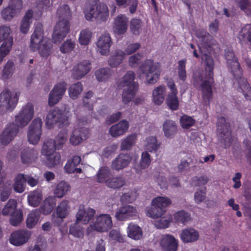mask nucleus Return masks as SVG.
<instances>
[{
  "instance_id": "5fc2aeb1",
  "label": "nucleus",
  "mask_w": 251,
  "mask_h": 251,
  "mask_svg": "<svg viewBox=\"0 0 251 251\" xmlns=\"http://www.w3.org/2000/svg\"><path fill=\"white\" fill-rule=\"evenodd\" d=\"M186 59L179 60L178 62V75L179 78L183 81H184L186 78Z\"/></svg>"
},
{
  "instance_id": "4c0bfd02",
  "label": "nucleus",
  "mask_w": 251,
  "mask_h": 251,
  "mask_svg": "<svg viewBox=\"0 0 251 251\" xmlns=\"http://www.w3.org/2000/svg\"><path fill=\"white\" fill-rule=\"evenodd\" d=\"M27 200L30 205L37 207L42 200V194L37 191H34L28 195Z\"/></svg>"
},
{
  "instance_id": "49530a36",
  "label": "nucleus",
  "mask_w": 251,
  "mask_h": 251,
  "mask_svg": "<svg viewBox=\"0 0 251 251\" xmlns=\"http://www.w3.org/2000/svg\"><path fill=\"white\" fill-rule=\"evenodd\" d=\"M166 103L172 110H176L179 106V100L177 95H168L166 100Z\"/></svg>"
},
{
  "instance_id": "a19ab883",
  "label": "nucleus",
  "mask_w": 251,
  "mask_h": 251,
  "mask_svg": "<svg viewBox=\"0 0 251 251\" xmlns=\"http://www.w3.org/2000/svg\"><path fill=\"white\" fill-rule=\"evenodd\" d=\"M83 90V86L80 82L72 84L69 88V95L70 97L75 100L77 98Z\"/></svg>"
},
{
  "instance_id": "79ce46f5",
  "label": "nucleus",
  "mask_w": 251,
  "mask_h": 251,
  "mask_svg": "<svg viewBox=\"0 0 251 251\" xmlns=\"http://www.w3.org/2000/svg\"><path fill=\"white\" fill-rule=\"evenodd\" d=\"M35 152L33 150L29 148L25 149L22 152L21 157L22 162L24 164L29 163L34 160L35 157Z\"/></svg>"
},
{
  "instance_id": "58836bf2",
  "label": "nucleus",
  "mask_w": 251,
  "mask_h": 251,
  "mask_svg": "<svg viewBox=\"0 0 251 251\" xmlns=\"http://www.w3.org/2000/svg\"><path fill=\"white\" fill-rule=\"evenodd\" d=\"M125 183V178L122 176H118L110 178L107 181L106 185L110 188L115 189L122 187Z\"/></svg>"
},
{
  "instance_id": "393cba45",
  "label": "nucleus",
  "mask_w": 251,
  "mask_h": 251,
  "mask_svg": "<svg viewBox=\"0 0 251 251\" xmlns=\"http://www.w3.org/2000/svg\"><path fill=\"white\" fill-rule=\"evenodd\" d=\"M199 238V232L192 228H187L182 230L180 234V238L184 243L194 242Z\"/></svg>"
},
{
  "instance_id": "c85d7f7f",
  "label": "nucleus",
  "mask_w": 251,
  "mask_h": 251,
  "mask_svg": "<svg viewBox=\"0 0 251 251\" xmlns=\"http://www.w3.org/2000/svg\"><path fill=\"white\" fill-rule=\"evenodd\" d=\"M163 130L166 137L172 138L177 132V125L176 122L166 120L163 124Z\"/></svg>"
},
{
  "instance_id": "ea45409f",
  "label": "nucleus",
  "mask_w": 251,
  "mask_h": 251,
  "mask_svg": "<svg viewBox=\"0 0 251 251\" xmlns=\"http://www.w3.org/2000/svg\"><path fill=\"white\" fill-rule=\"evenodd\" d=\"M70 185L64 181H60L56 186L54 194L56 197H63L70 189Z\"/></svg>"
},
{
  "instance_id": "c03bdc74",
  "label": "nucleus",
  "mask_w": 251,
  "mask_h": 251,
  "mask_svg": "<svg viewBox=\"0 0 251 251\" xmlns=\"http://www.w3.org/2000/svg\"><path fill=\"white\" fill-rule=\"evenodd\" d=\"M136 139V135L132 134L128 135L121 143V149L122 151L129 150L134 144Z\"/></svg>"
},
{
  "instance_id": "a18cd8bd",
  "label": "nucleus",
  "mask_w": 251,
  "mask_h": 251,
  "mask_svg": "<svg viewBox=\"0 0 251 251\" xmlns=\"http://www.w3.org/2000/svg\"><path fill=\"white\" fill-rule=\"evenodd\" d=\"M111 72L109 68H100L96 71L95 75L99 81H104L111 75Z\"/></svg>"
},
{
  "instance_id": "2f4dec72",
  "label": "nucleus",
  "mask_w": 251,
  "mask_h": 251,
  "mask_svg": "<svg viewBox=\"0 0 251 251\" xmlns=\"http://www.w3.org/2000/svg\"><path fill=\"white\" fill-rule=\"evenodd\" d=\"M13 189L16 192L22 193L25 191L26 178L22 174H18L14 179Z\"/></svg>"
},
{
  "instance_id": "864d4df0",
  "label": "nucleus",
  "mask_w": 251,
  "mask_h": 251,
  "mask_svg": "<svg viewBox=\"0 0 251 251\" xmlns=\"http://www.w3.org/2000/svg\"><path fill=\"white\" fill-rule=\"evenodd\" d=\"M236 5L247 15L251 14V0H234Z\"/></svg>"
},
{
  "instance_id": "774afa93",
  "label": "nucleus",
  "mask_w": 251,
  "mask_h": 251,
  "mask_svg": "<svg viewBox=\"0 0 251 251\" xmlns=\"http://www.w3.org/2000/svg\"><path fill=\"white\" fill-rule=\"evenodd\" d=\"M146 141L147 144L146 145V149L150 151L157 150V139L156 137L151 136L147 138Z\"/></svg>"
},
{
  "instance_id": "c9c22d12",
  "label": "nucleus",
  "mask_w": 251,
  "mask_h": 251,
  "mask_svg": "<svg viewBox=\"0 0 251 251\" xmlns=\"http://www.w3.org/2000/svg\"><path fill=\"white\" fill-rule=\"evenodd\" d=\"M69 202L64 200L62 201L56 208V215L61 219L65 218L69 214Z\"/></svg>"
},
{
  "instance_id": "37998d69",
  "label": "nucleus",
  "mask_w": 251,
  "mask_h": 251,
  "mask_svg": "<svg viewBox=\"0 0 251 251\" xmlns=\"http://www.w3.org/2000/svg\"><path fill=\"white\" fill-rule=\"evenodd\" d=\"M110 170L106 167H101L99 170L97 174V180L100 183L105 182L110 179Z\"/></svg>"
},
{
  "instance_id": "ddd939ff",
  "label": "nucleus",
  "mask_w": 251,
  "mask_h": 251,
  "mask_svg": "<svg viewBox=\"0 0 251 251\" xmlns=\"http://www.w3.org/2000/svg\"><path fill=\"white\" fill-rule=\"evenodd\" d=\"M31 236V233L26 229H19L13 232L9 238L11 244L20 246L26 243Z\"/></svg>"
},
{
  "instance_id": "b1692460",
  "label": "nucleus",
  "mask_w": 251,
  "mask_h": 251,
  "mask_svg": "<svg viewBox=\"0 0 251 251\" xmlns=\"http://www.w3.org/2000/svg\"><path fill=\"white\" fill-rule=\"evenodd\" d=\"M136 213V209L130 205H126L120 208L116 212L115 216L120 221H125L133 216Z\"/></svg>"
},
{
  "instance_id": "6e6552de",
  "label": "nucleus",
  "mask_w": 251,
  "mask_h": 251,
  "mask_svg": "<svg viewBox=\"0 0 251 251\" xmlns=\"http://www.w3.org/2000/svg\"><path fill=\"white\" fill-rule=\"evenodd\" d=\"M42 121L41 119H35L29 127L27 134L28 142L33 144H37L40 140L42 133Z\"/></svg>"
},
{
  "instance_id": "6ab92c4d",
  "label": "nucleus",
  "mask_w": 251,
  "mask_h": 251,
  "mask_svg": "<svg viewBox=\"0 0 251 251\" xmlns=\"http://www.w3.org/2000/svg\"><path fill=\"white\" fill-rule=\"evenodd\" d=\"M128 20L124 15H118L114 20L113 29L115 33L118 35L125 33L128 27Z\"/></svg>"
},
{
  "instance_id": "cd10ccee",
  "label": "nucleus",
  "mask_w": 251,
  "mask_h": 251,
  "mask_svg": "<svg viewBox=\"0 0 251 251\" xmlns=\"http://www.w3.org/2000/svg\"><path fill=\"white\" fill-rule=\"evenodd\" d=\"M33 16V11L31 9L27 10L25 13L21 22L20 27V31L23 33L26 34L28 32Z\"/></svg>"
},
{
  "instance_id": "0eeeda50",
  "label": "nucleus",
  "mask_w": 251,
  "mask_h": 251,
  "mask_svg": "<svg viewBox=\"0 0 251 251\" xmlns=\"http://www.w3.org/2000/svg\"><path fill=\"white\" fill-rule=\"evenodd\" d=\"M67 122L68 118L62 110L55 107L48 114L46 119V125L48 128L51 129L56 123H59L60 126L61 124H67Z\"/></svg>"
},
{
  "instance_id": "473e14b6",
  "label": "nucleus",
  "mask_w": 251,
  "mask_h": 251,
  "mask_svg": "<svg viewBox=\"0 0 251 251\" xmlns=\"http://www.w3.org/2000/svg\"><path fill=\"white\" fill-rule=\"evenodd\" d=\"M127 235L129 237L137 240L142 238L143 232L141 228L138 225L130 223L127 227Z\"/></svg>"
},
{
  "instance_id": "e433bc0d",
  "label": "nucleus",
  "mask_w": 251,
  "mask_h": 251,
  "mask_svg": "<svg viewBox=\"0 0 251 251\" xmlns=\"http://www.w3.org/2000/svg\"><path fill=\"white\" fill-rule=\"evenodd\" d=\"M40 216L38 209H35L30 212L26 219V226L29 228H32L37 223Z\"/></svg>"
},
{
  "instance_id": "7ed1b4c3",
  "label": "nucleus",
  "mask_w": 251,
  "mask_h": 251,
  "mask_svg": "<svg viewBox=\"0 0 251 251\" xmlns=\"http://www.w3.org/2000/svg\"><path fill=\"white\" fill-rule=\"evenodd\" d=\"M43 34V25L38 23L31 36L30 48L33 51L38 50L41 56L47 58L51 53L52 44L50 39L44 38Z\"/></svg>"
},
{
  "instance_id": "69168bd1",
  "label": "nucleus",
  "mask_w": 251,
  "mask_h": 251,
  "mask_svg": "<svg viewBox=\"0 0 251 251\" xmlns=\"http://www.w3.org/2000/svg\"><path fill=\"white\" fill-rule=\"evenodd\" d=\"M151 160L150 155L147 151L142 153L141 159L140 162V166L142 169L147 168L150 164Z\"/></svg>"
},
{
  "instance_id": "dca6fc26",
  "label": "nucleus",
  "mask_w": 251,
  "mask_h": 251,
  "mask_svg": "<svg viewBox=\"0 0 251 251\" xmlns=\"http://www.w3.org/2000/svg\"><path fill=\"white\" fill-rule=\"evenodd\" d=\"M91 69V62L89 60H83L73 68V76L79 80L87 74Z\"/></svg>"
},
{
  "instance_id": "f8f14e48",
  "label": "nucleus",
  "mask_w": 251,
  "mask_h": 251,
  "mask_svg": "<svg viewBox=\"0 0 251 251\" xmlns=\"http://www.w3.org/2000/svg\"><path fill=\"white\" fill-rule=\"evenodd\" d=\"M66 86L67 84L64 81H61L54 85L49 95V104L50 106H54L62 99L66 92Z\"/></svg>"
},
{
  "instance_id": "5701e85b",
  "label": "nucleus",
  "mask_w": 251,
  "mask_h": 251,
  "mask_svg": "<svg viewBox=\"0 0 251 251\" xmlns=\"http://www.w3.org/2000/svg\"><path fill=\"white\" fill-rule=\"evenodd\" d=\"M90 5L84 11L85 17L87 20H92L93 18H97L100 16L101 12L98 5L99 0H89Z\"/></svg>"
},
{
  "instance_id": "bf43d9fd",
  "label": "nucleus",
  "mask_w": 251,
  "mask_h": 251,
  "mask_svg": "<svg viewBox=\"0 0 251 251\" xmlns=\"http://www.w3.org/2000/svg\"><path fill=\"white\" fill-rule=\"evenodd\" d=\"M142 23L137 19H133L130 22V30L135 35H139L141 29Z\"/></svg>"
},
{
  "instance_id": "f3484780",
  "label": "nucleus",
  "mask_w": 251,
  "mask_h": 251,
  "mask_svg": "<svg viewBox=\"0 0 251 251\" xmlns=\"http://www.w3.org/2000/svg\"><path fill=\"white\" fill-rule=\"evenodd\" d=\"M89 133V129L86 128H76L73 131L71 136L70 142L72 145H78L88 137Z\"/></svg>"
},
{
  "instance_id": "f03ea898",
  "label": "nucleus",
  "mask_w": 251,
  "mask_h": 251,
  "mask_svg": "<svg viewBox=\"0 0 251 251\" xmlns=\"http://www.w3.org/2000/svg\"><path fill=\"white\" fill-rule=\"evenodd\" d=\"M34 108L32 104L28 103L22 108L19 114L15 117L16 123L9 124L0 136V141L3 145L8 144L14 138L19 131V127L27 125L33 116Z\"/></svg>"
},
{
  "instance_id": "4468645a",
  "label": "nucleus",
  "mask_w": 251,
  "mask_h": 251,
  "mask_svg": "<svg viewBox=\"0 0 251 251\" xmlns=\"http://www.w3.org/2000/svg\"><path fill=\"white\" fill-rule=\"evenodd\" d=\"M11 33V29L10 27L5 25L0 26V42H2L0 49L8 50L10 52L13 43V39Z\"/></svg>"
},
{
  "instance_id": "9d476101",
  "label": "nucleus",
  "mask_w": 251,
  "mask_h": 251,
  "mask_svg": "<svg viewBox=\"0 0 251 251\" xmlns=\"http://www.w3.org/2000/svg\"><path fill=\"white\" fill-rule=\"evenodd\" d=\"M157 66L154 65L152 59H147L142 64L139 70L143 74L146 75L148 83L154 84L156 82Z\"/></svg>"
},
{
  "instance_id": "2eb2a0df",
  "label": "nucleus",
  "mask_w": 251,
  "mask_h": 251,
  "mask_svg": "<svg viewBox=\"0 0 251 251\" xmlns=\"http://www.w3.org/2000/svg\"><path fill=\"white\" fill-rule=\"evenodd\" d=\"M225 57L227 61L228 66L230 68L231 72L233 75L240 76L241 69L239 62L235 58L233 50L230 48H226L225 50Z\"/></svg>"
},
{
  "instance_id": "412c9836",
  "label": "nucleus",
  "mask_w": 251,
  "mask_h": 251,
  "mask_svg": "<svg viewBox=\"0 0 251 251\" xmlns=\"http://www.w3.org/2000/svg\"><path fill=\"white\" fill-rule=\"evenodd\" d=\"M130 160L131 157L129 154L121 153L112 161L111 168L113 170L119 171L126 167Z\"/></svg>"
},
{
  "instance_id": "a878e982",
  "label": "nucleus",
  "mask_w": 251,
  "mask_h": 251,
  "mask_svg": "<svg viewBox=\"0 0 251 251\" xmlns=\"http://www.w3.org/2000/svg\"><path fill=\"white\" fill-rule=\"evenodd\" d=\"M67 135L66 133L60 132L55 137L54 140L49 139L45 141L44 144L48 145L49 147H52L55 150H60L63 147V145L66 142Z\"/></svg>"
},
{
  "instance_id": "13d9d810",
  "label": "nucleus",
  "mask_w": 251,
  "mask_h": 251,
  "mask_svg": "<svg viewBox=\"0 0 251 251\" xmlns=\"http://www.w3.org/2000/svg\"><path fill=\"white\" fill-rule=\"evenodd\" d=\"M75 45L74 41L72 39H67L60 46V50L62 53H68L74 50Z\"/></svg>"
},
{
  "instance_id": "338daca9",
  "label": "nucleus",
  "mask_w": 251,
  "mask_h": 251,
  "mask_svg": "<svg viewBox=\"0 0 251 251\" xmlns=\"http://www.w3.org/2000/svg\"><path fill=\"white\" fill-rule=\"evenodd\" d=\"M192 162V159L191 157L188 158V160H181L177 165V170L179 172L187 171L189 170V165Z\"/></svg>"
},
{
  "instance_id": "3c124183",
  "label": "nucleus",
  "mask_w": 251,
  "mask_h": 251,
  "mask_svg": "<svg viewBox=\"0 0 251 251\" xmlns=\"http://www.w3.org/2000/svg\"><path fill=\"white\" fill-rule=\"evenodd\" d=\"M175 220L178 223L185 224L188 222L190 219V215L184 210L178 211L174 215Z\"/></svg>"
},
{
  "instance_id": "1a4fd4ad",
  "label": "nucleus",
  "mask_w": 251,
  "mask_h": 251,
  "mask_svg": "<svg viewBox=\"0 0 251 251\" xmlns=\"http://www.w3.org/2000/svg\"><path fill=\"white\" fill-rule=\"evenodd\" d=\"M111 217L108 214H102L98 216L95 223L90 225L92 229L99 232L108 231L112 227Z\"/></svg>"
},
{
  "instance_id": "de8ad7c7",
  "label": "nucleus",
  "mask_w": 251,
  "mask_h": 251,
  "mask_svg": "<svg viewBox=\"0 0 251 251\" xmlns=\"http://www.w3.org/2000/svg\"><path fill=\"white\" fill-rule=\"evenodd\" d=\"M17 201L14 199H10L2 210L3 215L7 216L11 214L16 210Z\"/></svg>"
},
{
  "instance_id": "aec40b11",
  "label": "nucleus",
  "mask_w": 251,
  "mask_h": 251,
  "mask_svg": "<svg viewBox=\"0 0 251 251\" xmlns=\"http://www.w3.org/2000/svg\"><path fill=\"white\" fill-rule=\"evenodd\" d=\"M111 39L108 33L102 35L97 42V47L100 53L103 55H107L111 45Z\"/></svg>"
},
{
  "instance_id": "603ef678",
  "label": "nucleus",
  "mask_w": 251,
  "mask_h": 251,
  "mask_svg": "<svg viewBox=\"0 0 251 251\" xmlns=\"http://www.w3.org/2000/svg\"><path fill=\"white\" fill-rule=\"evenodd\" d=\"M23 220V212L21 210H16L11 214L10 223L13 226H17Z\"/></svg>"
},
{
  "instance_id": "0e129e2a",
  "label": "nucleus",
  "mask_w": 251,
  "mask_h": 251,
  "mask_svg": "<svg viewBox=\"0 0 251 251\" xmlns=\"http://www.w3.org/2000/svg\"><path fill=\"white\" fill-rule=\"evenodd\" d=\"M143 55L140 53L135 54L129 58V64L132 67H136L141 63Z\"/></svg>"
},
{
  "instance_id": "8fccbe9b",
  "label": "nucleus",
  "mask_w": 251,
  "mask_h": 251,
  "mask_svg": "<svg viewBox=\"0 0 251 251\" xmlns=\"http://www.w3.org/2000/svg\"><path fill=\"white\" fill-rule=\"evenodd\" d=\"M146 213L147 216L157 219V197L153 199L151 205L146 208Z\"/></svg>"
},
{
  "instance_id": "20e7f679",
  "label": "nucleus",
  "mask_w": 251,
  "mask_h": 251,
  "mask_svg": "<svg viewBox=\"0 0 251 251\" xmlns=\"http://www.w3.org/2000/svg\"><path fill=\"white\" fill-rule=\"evenodd\" d=\"M57 14L62 19L56 24L54 28L52 38L54 43L61 42L69 32V20L72 17V12L68 4L60 6L57 9Z\"/></svg>"
},
{
  "instance_id": "4d7b16f0",
  "label": "nucleus",
  "mask_w": 251,
  "mask_h": 251,
  "mask_svg": "<svg viewBox=\"0 0 251 251\" xmlns=\"http://www.w3.org/2000/svg\"><path fill=\"white\" fill-rule=\"evenodd\" d=\"M218 130L221 133L225 135L228 134V124L226 123V118L224 117H220L218 119L217 121Z\"/></svg>"
},
{
  "instance_id": "09e8293b",
  "label": "nucleus",
  "mask_w": 251,
  "mask_h": 251,
  "mask_svg": "<svg viewBox=\"0 0 251 251\" xmlns=\"http://www.w3.org/2000/svg\"><path fill=\"white\" fill-rule=\"evenodd\" d=\"M92 37V32L88 29H84L80 31L79 37V43L82 45H88Z\"/></svg>"
},
{
  "instance_id": "bb28decb",
  "label": "nucleus",
  "mask_w": 251,
  "mask_h": 251,
  "mask_svg": "<svg viewBox=\"0 0 251 251\" xmlns=\"http://www.w3.org/2000/svg\"><path fill=\"white\" fill-rule=\"evenodd\" d=\"M95 214V210L92 208H88L86 210L84 208H79L76 215V222L83 221L84 224H86L92 219Z\"/></svg>"
},
{
  "instance_id": "9b49d317",
  "label": "nucleus",
  "mask_w": 251,
  "mask_h": 251,
  "mask_svg": "<svg viewBox=\"0 0 251 251\" xmlns=\"http://www.w3.org/2000/svg\"><path fill=\"white\" fill-rule=\"evenodd\" d=\"M55 151L53 146L50 147L48 145L43 144L41 152L46 156V164L49 167H54L59 163L61 156Z\"/></svg>"
},
{
  "instance_id": "f704fd0d",
  "label": "nucleus",
  "mask_w": 251,
  "mask_h": 251,
  "mask_svg": "<svg viewBox=\"0 0 251 251\" xmlns=\"http://www.w3.org/2000/svg\"><path fill=\"white\" fill-rule=\"evenodd\" d=\"M55 205L54 199L51 197H48L45 199L44 204L38 210L40 213H42L44 215H48L52 211Z\"/></svg>"
},
{
  "instance_id": "a211bd4d",
  "label": "nucleus",
  "mask_w": 251,
  "mask_h": 251,
  "mask_svg": "<svg viewBox=\"0 0 251 251\" xmlns=\"http://www.w3.org/2000/svg\"><path fill=\"white\" fill-rule=\"evenodd\" d=\"M160 245L165 251H176L178 242L174 236L166 234L162 236Z\"/></svg>"
},
{
  "instance_id": "e2e57ef3",
  "label": "nucleus",
  "mask_w": 251,
  "mask_h": 251,
  "mask_svg": "<svg viewBox=\"0 0 251 251\" xmlns=\"http://www.w3.org/2000/svg\"><path fill=\"white\" fill-rule=\"evenodd\" d=\"M16 14V12L10 6L4 8L1 12V16L5 20H10Z\"/></svg>"
},
{
  "instance_id": "4be33fe9",
  "label": "nucleus",
  "mask_w": 251,
  "mask_h": 251,
  "mask_svg": "<svg viewBox=\"0 0 251 251\" xmlns=\"http://www.w3.org/2000/svg\"><path fill=\"white\" fill-rule=\"evenodd\" d=\"M129 127L128 122L123 120L118 123L112 126L109 128V133L113 137H117L123 135Z\"/></svg>"
},
{
  "instance_id": "f257e3e1",
  "label": "nucleus",
  "mask_w": 251,
  "mask_h": 251,
  "mask_svg": "<svg viewBox=\"0 0 251 251\" xmlns=\"http://www.w3.org/2000/svg\"><path fill=\"white\" fill-rule=\"evenodd\" d=\"M200 50L201 53V59L205 63L206 75L204 79L201 74H195L193 84L195 87L200 88L203 100L206 102L212 98V85L214 83L213 69L215 64L214 59L209 52L203 53L201 48H200Z\"/></svg>"
},
{
  "instance_id": "680f3d73",
  "label": "nucleus",
  "mask_w": 251,
  "mask_h": 251,
  "mask_svg": "<svg viewBox=\"0 0 251 251\" xmlns=\"http://www.w3.org/2000/svg\"><path fill=\"white\" fill-rule=\"evenodd\" d=\"M180 122L182 128L188 129L195 124V120L191 117L183 115L181 117Z\"/></svg>"
},
{
  "instance_id": "052dcab7",
  "label": "nucleus",
  "mask_w": 251,
  "mask_h": 251,
  "mask_svg": "<svg viewBox=\"0 0 251 251\" xmlns=\"http://www.w3.org/2000/svg\"><path fill=\"white\" fill-rule=\"evenodd\" d=\"M160 217L161 218L158 220V228H167L172 220L171 215L168 214Z\"/></svg>"
},
{
  "instance_id": "72a5a7b5",
  "label": "nucleus",
  "mask_w": 251,
  "mask_h": 251,
  "mask_svg": "<svg viewBox=\"0 0 251 251\" xmlns=\"http://www.w3.org/2000/svg\"><path fill=\"white\" fill-rule=\"evenodd\" d=\"M125 55V53L123 50H116L115 54L109 58V65L112 67H116L122 62Z\"/></svg>"
},
{
  "instance_id": "423d86ee",
  "label": "nucleus",
  "mask_w": 251,
  "mask_h": 251,
  "mask_svg": "<svg viewBox=\"0 0 251 251\" xmlns=\"http://www.w3.org/2000/svg\"><path fill=\"white\" fill-rule=\"evenodd\" d=\"M18 97V93L12 96L8 89H5L1 92L0 93V114H3L7 111H12L17 104Z\"/></svg>"
},
{
  "instance_id": "6e6d98bb",
  "label": "nucleus",
  "mask_w": 251,
  "mask_h": 251,
  "mask_svg": "<svg viewBox=\"0 0 251 251\" xmlns=\"http://www.w3.org/2000/svg\"><path fill=\"white\" fill-rule=\"evenodd\" d=\"M14 64L12 61H9L5 64L3 71L2 76L4 79H7L12 76L14 73Z\"/></svg>"
},
{
  "instance_id": "c756f323",
  "label": "nucleus",
  "mask_w": 251,
  "mask_h": 251,
  "mask_svg": "<svg viewBox=\"0 0 251 251\" xmlns=\"http://www.w3.org/2000/svg\"><path fill=\"white\" fill-rule=\"evenodd\" d=\"M242 74L240 76L234 75L235 78L239 79L238 83L239 88L243 93L244 97L248 100H251V88L249 86L247 80L241 77Z\"/></svg>"
},
{
  "instance_id": "39448f33",
  "label": "nucleus",
  "mask_w": 251,
  "mask_h": 251,
  "mask_svg": "<svg viewBox=\"0 0 251 251\" xmlns=\"http://www.w3.org/2000/svg\"><path fill=\"white\" fill-rule=\"evenodd\" d=\"M134 78V73L129 71L124 75L122 80L119 82V86H127L126 89H124L122 94L123 101L125 104H127L131 101L138 89V83L133 81Z\"/></svg>"
},
{
  "instance_id": "7c9ffc66",
  "label": "nucleus",
  "mask_w": 251,
  "mask_h": 251,
  "mask_svg": "<svg viewBox=\"0 0 251 251\" xmlns=\"http://www.w3.org/2000/svg\"><path fill=\"white\" fill-rule=\"evenodd\" d=\"M171 203L172 201L169 198L158 196V218L165 214L168 207Z\"/></svg>"
}]
</instances>
